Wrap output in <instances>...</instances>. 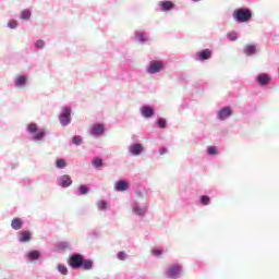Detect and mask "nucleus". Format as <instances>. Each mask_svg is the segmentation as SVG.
<instances>
[{"label": "nucleus", "mask_w": 279, "mask_h": 279, "mask_svg": "<svg viewBox=\"0 0 279 279\" xmlns=\"http://www.w3.org/2000/svg\"><path fill=\"white\" fill-rule=\"evenodd\" d=\"M233 19L236 23H247L252 20V11L245 8L236 9L233 12Z\"/></svg>", "instance_id": "1"}, {"label": "nucleus", "mask_w": 279, "mask_h": 279, "mask_svg": "<svg viewBox=\"0 0 279 279\" xmlns=\"http://www.w3.org/2000/svg\"><path fill=\"white\" fill-rule=\"evenodd\" d=\"M28 132L34 135L35 141H43L45 138V130L39 129L38 130V124L36 123H31L28 124Z\"/></svg>", "instance_id": "2"}, {"label": "nucleus", "mask_w": 279, "mask_h": 279, "mask_svg": "<svg viewBox=\"0 0 279 279\" xmlns=\"http://www.w3.org/2000/svg\"><path fill=\"white\" fill-rule=\"evenodd\" d=\"M82 263H84V256L81 254H73L68 259V264L70 267H72V269H80V267H82Z\"/></svg>", "instance_id": "3"}, {"label": "nucleus", "mask_w": 279, "mask_h": 279, "mask_svg": "<svg viewBox=\"0 0 279 279\" xmlns=\"http://www.w3.org/2000/svg\"><path fill=\"white\" fill-rule=\"evenodd\" d=\"M59 121L63 128L65 125H69L71 123V108L64 107L63 108V113L59 117Z\"/></svg>", "instance_id": "4"}, {"label": "nucleus", "mask_w": 279, "mask_h": 279, "mask_svg": "<svg viewBox=\"0 0 279 279\" xmlns=\"http://www.w3.org/2000/svg\"><path fill=\"white\" fill-rule=\"evenodd\" d=\"M106 132V126L101 123H96L90 128L89 133L92 136H99Z\"/></svg>", "instance_id": "5"}, {"label": "nucleus", "mask_w": 279, "mask_h": 279, "mask_svg": "<svg viewBox=\"0 0 279 279\" xmlns=\"http://www.w3.org/2000/svg\"><path fill=\"white\" fill-rule=\"evenodd\" d=\"M161 69H162V62H160V61H150L147 73H150V75L154 74V73H159V71Z\"/></svg>", "instance_id": "6"}, {"label": "nucleus", "mask_w": 279, "mask_h": 279, "mask_svg": "<svg viewBox=\"0 0 279 279\" xmlns=\"http://www.w3.org/2000/svg\"><path fill=\"white\" fill-rule=\"evenodd\" d=\"M58 184H59V186L66 189V187L71 186V184H73V180H71L70 175L64 174L58 179Z\"/></svg>", "instance_id": "7"}, {"label": "nucleus", "mask_w": 279, "mask_h": 279, "mask_svg": "<svg viewBox=\"0 0 279 279\" xmlns=\"http://www.w3.org/2000/svg\"><path fill=\"white\" fill-rule=\"evenodd\" d=\"M182 271V267L180 265H172L168 271L167 275L169 278H178V275Z\"/></svg>", "instance_id": "8"}, {"label": "nucleus", "mask_w": 279, "mask_h": 279, "mask_svg": "<svg viewBox=\"0 0 279 279\" xmlns=\"http://www.w3.org/2000/svg\"><path fill=\"white\" fill-rule=\"evenodd\" d=\"M228 117H232V108L230 107H225L218 112V119H220V121H225Z\"/></svg>", "instance_id": "9"}, {"label": "nucleus", "mask_w": 279, "mask_h": 279, "mask_svg": "<svg viewBox=\"0 0 279 279\" xmlns=\"http://www.w3.org/2000/svg\"><path fill=\"white\" fill-rule=\"evenodd\" d=\"M198 60H210L213 58V51L210 49H204L203 51H199L196 53Z\"/></svg>", "instance_id": "10"}, {"label": "nucleus", "mask_w": 279, "mask_h": 279, "mask_svg": "<svg viewBox=\"0 0 279 279\" xmlns=\"http://www.w3.org/2000/svg\"><path fill=\"white\" fill-rule=\"evenodd\" d=\"M159 8L162 12H169V10H173V8H175V3L169 0L161 1L159 2Z\"/></svg>", "instance_id": "11"}, {"label": "nucleus", "mask_w": 279, "mask_h": 279, "mask_svg": "<svg viewBox=\"0 0 279 279\" xmlns=\"http://www.w3.org/2000/svg\"><path fill=\"white\" fill-rule=\"evenodd\" d=\"M129 151L132 156H141L143 154V144H133L130 146Z\"/></svg>", "instance_id": "12"}, {"label": "nucleus", "mask_w": 279, "mask_h": 279, "mask_svg": "<svg viewBox=\"0 0 279 279\" xmlns=\"http://www.w3.org/2000/svg\"><path fill=\"white\" fill-rule=\"evenodd\" d=\"M142 117H145V119H149L154 117V108L149 106H144L141 108Z\"/></svg>", "instance_id": "13"}, {"label": "nucleus", "mask_w": 279, "mask_h": 279, "mask_svg": "<svg viewBox=\"0 0 279 279\" xmlns=\"http://www.w3.org/2000/svg\"><path fill=\"white\" fill-rule=\"evenodd\" d=\"M271 78L267 74H259L257 76V82L260 86H267V84H269Z\"/></svg>", "instance_id": "14"}, {"label": "nucleus", "mask_w": 279, "mask_h": 279, "mask_svg": "<svg viewBox=\"0 0 279 279\" xmlns=\"http://www.w3.org/2000/svg\"><path fill=\"white\" fill-rule=\"evenodd\" d=\"M243 53H245V56H254V53H256V46L246 45L243 49Z\"/></svg>", "instance_id": "15"}, {"label": "nucleus", "mask_w": 279, "mask_h": 279, "mask_svg": "<svg viewBox=\"0 0 279 279\" xmlns=\"http://www.w3.org/2000/svg\"><path fill=\"white\" fill-rule=\"evenodd\" d=\"M13 230H21L23 228V220L21 218H14L11 222Z\"/></svg>", "instance_id": "16"}, {"label": "nucleus", "mask_w": 279, "mask_h": 279, "mask_svg": "<svg viewBox=\"0 0 279 279\" xmlns=\"http://www.w3.org/2000/svg\"><path fill=\"white\" fill-rule=\"evenodd\" d=\"M130 184L125 181H119L116 185V191H128Z\"/></svg>", "instance_id": "17"}, {"label": "nucleus", "mask_w": 279, "mask_h": 279, "mask_svg": "<svg viewBox=\"0 0 279 279\" xmlns=\"http://www.w3.org/2000/svg\"><path fill=\"white\" fill-rule=\"evenodd\" d=\"M31 240H32V233L29 231H24L20 236L21 243H27V241H31Z\"/></svg>", "instance_id": "18"}, {"label": "nucleus", "mask_w": 279, "mask_h": 279, "mask_svg": "<svg viewBox=\"0 0 279 279\" xmlns=\"http://www.w3.org/2000/svg\"><path fill=\"white\" fill-rule=\"evenodd\" d=\"M25 84H27V77H25L24 75L17 76L15 80V85L16 86H25Z\"/></svg>", "instance_id": "19"}, {"label": "nucleus", "mask_w": 279, "mask_h": 279, "mask_svg": "<svg viewBox=\"0 0 279 279\" xmlns=\"http://www.w3.org/2000/svg\"><path fill=\"white\" fill-rule=\"evenodd\" d=\"M81 267H83V269H85V270L93 269V260H90V259L84 260L83 259Z\"/></svg>", "instance_id": "20"}, {"label": "nucleus", "mask_w": 279, "mask_h": 279, "mask_svg": "<svg viewBox=\"0 0 279 279\" xmlns=\"http://www.w3.org/2000/svg\"><path fill=\"white\" fill-rule=\"evenodd\" d=\"M93 167H95L96 169H99V167H104V160H101V158L96 157L93 162H92Z\"/></svg>", "instance_id": "21"}, {"label": "nucleus", "mask_w": 279, "mask_h": 279, "mask_svg": "<svg viewBox=\"0 0 279 279\" xmlns=\"http://www.w3.org/2000/svg\"><path fill=\"white\" fill-rule=\"evenodd\" d=\"M56 167H57V169H64L66 167V160L57 159Z\"/></svg>", "instance_id": "22"}, {"label": "nucleus", "mask_w": 279, "mask_h": 279, "mask_svg": "<svg viewBox=\"0 0 279 279\" xmlns=\"http://www.w3.org/2000/svg\"><path fill=\"white\" fill-rule=\"evenodd\" d=\"M28 258H31L32 260H36L40 258V253L38 251H32L31 253H28Z\"/></svg>", "instance_id": "23"}, {"label": "nucleus", "mask_w": 279, "mask_h": 279, "mask_svg": "<svg viewBox=\"0 0 279 279\" xmlns=\"http://www.w3.org/2000/svg\"><path fill=\"white\" fill-rule=\"evenodd\" d=\"M97 208H98L99 210H107V208H108V203H107L106 201H99V202L97 203Z\"/></svg>", "instance_id": "24"}, {"label": "nucleus", "mask_w": 279, "mask_h": 279, "mask_svg": "<svg viewBox=\"0 0 279 279\" xmlns=\"http://www.w3.org/2000/svg\"><path fill=\"white\" fill-rule=\"evenodd\" d=\"M201 204L208 206V204H210V197L206 195L201 196Z\"/></svg>", "instance_id": "25"}, {"label": "nucleus", "mask_w": 279, "mask_h": 279, "mask_svg": "<svg viewBox=\"0 0 279 279\" xmlns=\"http://www.w3.org/2000/svg\"><path fill=\"white\" fill-rule=\"evenodd\" d=\"M58 271H60V274H62L63 276H66V274H69V269H66V266L64 265H59Z\"/></svg>", "instance_id": "26"}, {"label": "nucleus", "mask_w": 279, "mask_h": 279, "mask_svg": "<svg viewBox=\"0 0 279 279\" xmlns=\"http://www.w3.org/2000/svg\"><path fill=\"white\" fill-rule=\"evenodd\" d=\"M133 211L135 215H144L145 213H147V209H143L141 207H134Z\"/></svg>", "instance_id": "27"}, {"label": "nucleus", "mask_w": 279, "mask_h": 279, "mask_svg": "<svg viewBox=\"0 0 279 279\" xmlns=\"http://www.w3.org/2000/svg\"><path fill=\"white\" fill-rule=\"evenodd\" d=\"M227 36H228L229 40H232V41H234L239 38V35H236V33H234V32L228 33Z\"/></svg>", "instance_id": "28"}, {"label": "nucleus", "mask_w": 279, "mask_h": 279, "mask_svg": "<svg viewBox=\"0 0 279 279\" xmlns=\"http://www.w3.org/2000/svg\"><path fill=\"white\" fill-rule=\"evenodd\" d=\"M32 12L29 10L22 11L21 19H31Z\"/></svg>", "instance_id": "29"}, {"label": "nucleus", "mask_w": 279, "mask_h": 279, "mask_svg": "<svg viewBox=\"0 0 279 279\" xmlns=\"http://www.w3.org/2000/svg\"><path fill=\"white\" fill-rule=\"evenodd\" d=\"M78 192H80L81 195H86V193H88V186H86V185H81V186L78 187Z\"/></svg>", "instance_id": "30"}, {"label": "nucleus", "mask_w": 279, "mask_h": 279, "mask_svg": "<svg viewBox=\"0 0 279 279\" xmlns=\"http://www.w3.org/2000/svg\"><path fill=\"white\" fill-rule=\"evenodd\" d=\"M207 151H208L209 156H216L217 147L210 146V147H208Z\"/></svg>", "instance_id": "31"}, {"label": "nucleus", "mask_w": 279, "mask_h": 279, "mask_svg": "<svg viewBox=\"0 0 279 279\" xmlns=\"http://www.w3.org/2000/svg\"><path fill=\"white\" fill-rule=\"evenodd\" d=\"M35 47L37 49H43L45 47V41L43 39L37 40Z\"/></svg>", "instance_id": "32"}, {"label": "nucleus", "mask_w": 279, "mask_h": 279, "mask_svg": "<svg viewBox=\"0 0 279 279\" xmlns=\"http://www.w3.org/2000/svg\"><path fill=\"white\" fill-rule=\"evenodd\" d=\"M157 123L159 128H162V129L167 128V120L165 119H159Z\"/></svg>", "instance_id": "33"}, {"label": "nucleus", "mask_w": 279, "mask_h": 279, "mask_svg": "<svg viewBox=\"0 0 279 279\" xmlns=\"http://www.w3.org/2000/svg\"><path fill=\"white\" fill-rule=\"evenodd\" d=\"M118 258H119V260H125V258H128V254H125V252L121 251L118 253Z\"/></svg>", "instance_id": "34"}, {"label": "nucleus", "mask_w": 279, "mask_h": 279, "mask_svg": "<svg viewBox=\"0 0 279 279\" xmlns=\"http://www.w3.org/2000/svg\"><path fill=\"white\" fill-rule=\"evenodd\" d=\"M16 25H17V23L15 20H11L8 23V27H10V29H15Z\"/></svg>", "instance_id": "35"}, {"label": "nucleus", "mask_w": 279, "mask_h": 279, "mask_svg": "<svg viewBox=\"0 0 279 279\" xmlns=\"http://www.w3.org/2000/svg\"><path fill=\"white\" fill-rule=\"evenodd\" d=\"M74 145H82V137L81 136H74L73 137Z\"/></svg>", "instance_id": "36"}, {"label": "nucleus", "mask_w": 279, "mask_h": 279, "mask_svg": "<svg viewBox=\"0 0 279 279\" xmlns=\"http://www.w3.org/2000/svg\"><path fill=\"white\" fill-rule=\"evenodd\" d=\"M151 253L154 254V256H160L162 254V250L160 248H154L151 251Z\"/></svg>", "instance_id": "37"}, {"label": "nucleus", "mask_w": 279, "mask_h": 279, "mask_svg": "<svg viewBox=\"0 0 279 279\" xmlns=\"http://www.w3.org/2000/svg\"><path fill=\"white\" fill-rule=\"evenodd\" d=\"M167 148H160L159 149V154H160V156H165V154H167Z\"/></svg>", "instance_id": "38"}, {"label": "nucleus", "mask_w": 279, "mask_h": 279, "mask_svg": "<svg viewBox=\"0 0 279 279\" xmlns=\"http://www.w3.org/2000/svg\"><path fill=\"white\" fill-rule=\"evenodd\" d=\"M193 1H199V0H193Z\"/></svg>", "instance_id": "39"}]
</instances>
